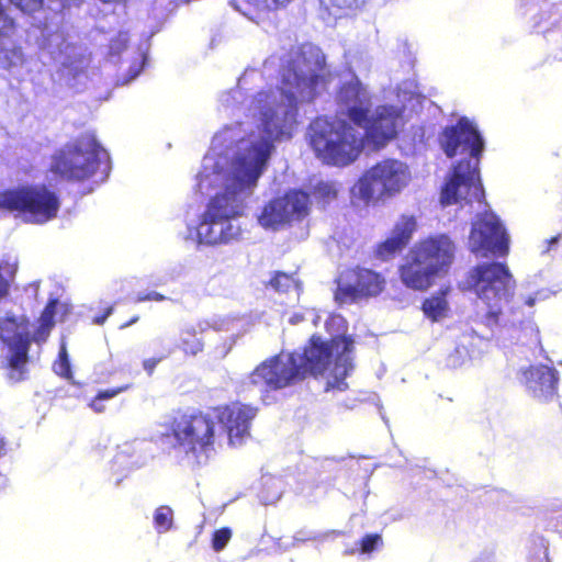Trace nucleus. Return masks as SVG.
Instances as JSON below:
<instances>
[{
	"mask_svg": "<svg viewBox=\"0 0 562 562\" xmlns=\"http://www.w3.org/2000/svg\"><path fill=\"white\" fill-rule=\"evenodd\" d=\"M109 159L93 134L87 133L55 155L52 170L66 179L83 180Z\"/></svg>",
	"mask_w": 562,
	"mask_h": 562,
	"instance_id": "9",
	"label": "nucleus"
},
{
	"mask_svg": "<svg viewBox=\"0 0 562 562\" xmlns=\"http://www.w3.org/2000/svg\"><path fill=\"white\" fill-rule=\"evenodd\" d=\"M232 537V531L228 528H222L220 530H216L213 536V549L215 551H221L225 548L227 542L229 541Z\"/></svg>",
	"mask_w": 562,
	"mask_h": 562,
	"instance_id": "33",
	"label": "nucleus"
},
{
	"mask_svg": "<svg viewBox=\"0 0 562 562\" xmlns=\"http://www.w3.org/2000/svg\"><path fill=\"white\" fill-rule=\"evenodd\" d=\"M337 102L355 125H361L366 121V114L371 106L368 90L355 77L342 85L337 94Z\"/></svg>",
	"mask_w": 562,
	"mask_h": 562,
	"instance_id": "15",
	"label": "nucleus"
},
{
	"mask_svg": "<svg viewBox=\"0 0 562 562\" xmlns=\"http://www.w3.org/2000/svg\"><path fill=\"white\" fill-rule=\"evenodd\" d=\"M58 306L57 301H50L48 305L45 307L44 312L42 313V316L40 318L41 325L37 330V337H44L48 334L50 328L54 325L53 318L55 314V310Z\"/></svg>",
	"mask_w": 562,
	"mask_h": 562,
	"instance_id": "24",
	"label": "nucleus"
},
{
	"mask_svg": "<svg viewBox=\"0 0 562 562\" xmlns=\"http://www.w3.org/2000/svg\"><path fill=\"white\" fill-rule=\"evenodd\" d=\"M54 59L65 67H71L74 65V61L70 60V57L68 55L64 56L61 49L58 52L56 56H54Z\"/></svg>",
	"mask_w": 562,
	"mask_h": 562,
	"instance_id": "42",
	"label": "nucleus"
},
{
	"mask_svg": "<svg viewBox=\"0 0 562 562\" xmlns=\"http://www.w3.org/2000/svg\"><path fill=\"white\" fill-rule=\"evenodd\" d=\"M383 284L384 280L371 270L350 271L339 278L335 300L346 304L361 295H376L382 291Z\"/></svg>",
	"mask_w": 562,
	"mask_h": 562,
	"instance_id": "14",
	"label": "nucleus"
},
{
	"mask_svg": "<svg viewBox=\"0 0 562 562\" xmlns=\"http://www.w3.org/2000/svg\"><path fill=\"white\" fill-rule=\"evenodd\" d=\"M128 389H130V385H124V386L116 387V389L101 391L98 393L95 398L90 403V407L95 413H102L104 411V405L101 404L102 401L113 398L114 396L119 395L120 393H122Z\"/></svg>",
	"mask_w": 562,
	"mask_h": 562,
	"instance_id": "27",
	"label": "nucleus"
},
{
	"mask_svg": "<svg viewBox=\"0 0 562 562\" xmlns=\"http://www.w3.org/2000/svg\"><path fill=\"white\" fill-rule=\"evenodd\" d=\"M273 63H274L273 58L268 59V60L266 61V67H267L269 64H273Z\"/></svg>",
	"mask_w": 562,
	"mask_h": 562,
	"instance_id": "51",
	"label": "nucleus"
},
{
	"mask_svg": "<svg viewBox=\"0 0 562 562\" xmlns=\"http://www.w3.org/2000/svg\"><path fill=\"white\" fill-rule=\"evenodd\" d=\"M55 372L61 376H68L70 372V364L67 358L65 347L61 348L59 353V361L54 364Z\"/></svg>",
	"mask_w": 562,
	"mask_h": 562,
	"instance_id": "34",
	"label": "nucleus"
},
{
	"mask_svg": "<svg viewBox=\"0 0 562 562\" xmlns=\"http://www.w3.org/2000/svg\"><path fill=\"white\" fill-rule=\"evenodd\" d=\"M447 290H441L439 293L427 299L423 304V311L425 315L437 322L445 318L449 312V305L446 300Z\"/></svg>",
	"mask_w": 562,
	"mask_h": 562,
	"instance_id": "21",
	"label": "nucleus"
},
{
	"mask_svg": "<svg viewBox=\"0 0 562 562\" xmlns=\"http://www.w3.org/2000/svg\"><path fill=\"white\" fill-rule=\"evenodd\" d=\"M285 202L280 196L266 203L257 215L258 224L265 229L279 231L288 224L285 218Z\"/></svg>",
	"mask_w": 562,
	"mask_h": 562,
	"instance_id": "18",
	"label": "nucleus"
},
{
	"mask_svg": "<svg viewBox=\"0 0 562 562\" xmlns=\"http://www.w3.org/2000/svg\"><path fill=\"white\" fill-rule=\"evenodd\" d=\"M12 4H14L22 12L32 14L43 7V0H9Z\"/></svg>",
	"mask_w": 562,
	"mask_h": 562,
	"instance_id": "32",
	"label": "nucleus"
},
{
	"mask_svg": "<svg viewBox=\"0 0 562 562\" xmlns=\"http://www.w3.org/2000/svg\"><path fill=\"white\" fill-rule=\"evenodd\" d=\"M286 63L280 89L260 91L240 101L243 85L255 74L245 71L238 88L221 98L227 109L240 104L246 120L217 132L202 160L195 187L202 194L213 195L194 235L190 232V238L199 244H228L240 237L238 220L269 166L276 144L292 138L297 103L313 101L328 82L325 56L316 46L303 45Z\"/></svg>",
	"mask_w": 562,
	"mask_h": 562,
	"instance_id": "1",
	"label": "nucleus"
},
{
	"mask_svg": "<svg viewBox=\"0 0 562 562\" xmlns=\"http://www.w3.org/2000/svg\"><path fill=\"white\" fill-rule=\"evenodd\" d=\"M522 382L535 397L548 401L557 392L558 371L548 366H531L522 371Z\"/></svg>",
	"mask_w": 562,
	"mask_h": 562,
	"instance_id": "16",
	"label": "nucleus"
},
{
	"mask_svg": "<svg viewBox=\"0 0 562 562\" xmlns=\"http://www.w3.org/2000/svg\"><path fill=\"white\" fill-rule=\"evenodd\" d=\"M54 38L58 40V42L56 43L58 46H63L65 44L64 37L57 36V37H54Z\"/></svg>",
	"mask_w": 562,
	"mask_h": 562,
	"instance_id": "49",
	"label": "nucleus"
},
{
	"mask_svg": "<svg viewBox=\"0 0 562 562\" xmlns=\"http://www.w3.org/2000/svg\"><path fill=\"white\" fill-rule=\"evenodd\" d=\"M207 328V323L199 322L196 324L187 325L180 333V348L189 355L195 356L203 349V341L198 336Z\"/></svg>",
	"mask_w": 562,
	"mask_h": 562,
	"instance_id": "20",
	"label": "nucleus"
},
{
	"mask_svg": "<svg viewBox=\"0 0 562 562\" xmlns=\"http://www.w3.org/2000/svg\"><path fill=\"white\" fill-rule=\"evenodd\" d=\"M149 47H150V43H149L148 37L142 38L139 41V43L137 44V52H138L137 54H138V59L140 60V65L131 66V68H130L131 76L127 80L124 81V83H128L131 80H133L134 78H136L138 76V74L140 72L142 66L146 61Z\"/></svg>",
	"mask_w": 562,
	"mask_h": 562,
	"instance_id": "26",
	"label": "nucleus"
},
{
	"mask_svg": "<svg viewBox=\"0 0 562 562\" xmlns=\"http://www.w3.org/2000/svg\"><path fill=\"white\" fill-rule=\"evenodd\" d=\"M353 341L337 335L330 341H323L313 336L310 346L301 353H280L260 363L244 381L246 387L259 392L279 390L294 384L311 373H324L335 359V364L327 381V389L344 391L349 371L352 370Z\"/></svg>",
	"mask_w": 562,
	"mask_h": 562,
	"instance_id": "2",
	"label": "nucleus"
},
{
	"mask_svg": "<svg viewBox=\"0 0 562 562\" xmlns=\"http://www.w3.org/2000/svg\"><path fill=\"white\" fill-rule=\"evenodd\" d=\"M270 285L273 290L281 293H289L294 291L299 296L300 293V283L294 279L293 276L277 272L274 277L270 280Z\"/></svg>",
	"mask_w": 562,
	"mask_h": 562,
	"instance_id": "22",
	"label": "nucleus"
},
{
	"mask_svg": "<svg viewBox=\"0 0 562 562\" xmlns=\"http://www.w3.org/2000/svg\"><path fill=\"white\" fill-rule=\"evenodd\" d=\"M402 123L400 109L381 105L361 125H351L344 120L329 121L318 117L308 128L310 144L324 162L346 166L355 161L363 148L364 138L379 148L392 139Z\"/></svg>",
	"mask_w": 562,
	"mask_h": 562,
	"instance_id": "3",
	"label": "nucleus"
},
{
	"mask_svg": "<svg viewBox=\"0 0 562 562\" xmlns=\"http://www.w3.org/2000/svg\"><path fill=\"white\" fill-rule=\"evenodd\" d=\"M360 544V552L363 554H369L375 550H379L383 546L382 537L378 533L366 535Z\"/></svg>",
	"mask_w": 562,
	"mask_h": 562,
	"instance_id": "29",
	"label": "nucleus"
},
{
	"mask_svg": "<svg viewBox=\"0 0 562 562\" xmlns=\"http://www.w3.org/2000/svg\"><path fill=\"white\" fill-rule=\"evenodd\" d=\"M326 8L344 9L350 4V0H321Z\"/></svg>",
	"mask_w": 562,
	"mask_h": 562,
	"instance_id": "39",
	"label": "nucleus"
},
{
	"mask_svg": "<svg viewBox=\"0 0 562 562\" xmlns=\"http://www.w3.org/2000/svg\"><path fill=\"white\" fill-rule=\"evenodd\" d=\"M15 30V20L8 13L0 0V35H8Z\"/></svg>",
	"mask_w": 562,
	"mask_h": 562,
	"instance_id": "31",
	"label": "nucleus"
},
{
	"mask_svg": "<svg viewBox=\"0 0 562 562\" xmlns=\"http://www.w3.org/2000/svg\"><path fill=\"white\" fill-rule=\"evenodd\" d=\"M467 360V352L465 350H460L459 348L456 349L454 355H450L448 358V364L451 367H460L462 366Z\"/></svg>",
	"mask_w": 562,
	"mask_h": 562,
	"instance_id": "36",
	"label": "nucleus"
},
{
	"mask_svg": "<svg viewBox=\"0 0 562 562\" xmlns=\"http://www.w3.org/2000/svg\"><path fill=\"white\" fill-rule=\"evenodd\" d=\"M293 0H266L268 5H273L274 8H280L289 4Z\"/></svg>",
	"mask_w": 562,
	"mask_h": 562,
	"instance_id": "44",
	"label": "nucleus"
},
{
	"mask_svg": "<svg viewBox=\"0 0 562 562\" xmlns=\"http://www.w3.org/2000/svg\"><path fill=\"white\" fill-rule=\"evenodd\" d=\"M508 241L506 231L494 213L480 214L473 222L469 236V248L476 256L505 257L509 250Z\"/></svg>",
	"mask_w": 562,
	"mask_h": 562,
	"instance_id": "11",
	"label": "nucleus"
},
{
	"mask_svg": "<svg viewBox=\"0 0 562 562\" xmlns=\"http://www.w3.org/2000/svg\"><path fill=\"white\" fill-rule=\"evenodd\" d=\"M23 61V54L20 48H8L5 44H0V66L3 68L14 67Z\"/></svg>",
	"mask_w": 562,
	"mask_h": 562,
	"instance_id": "23",
	"label": "nucleus"
},
{
	"mask_svg": "<svg viewBox=\"0 0 562 562\" xmlns=\"http://www.w3.org/2000/svg\"><path fill=\"white\" fill-rule=\"evenodd\" d=\"M155 527L158 532H165L172 525V509L168 506H160L154 515Z\"/></svg>",
	"mask_w": 562,
	"mask_h": 562,
	"instance_id": "25",
	"label": "nucleus"
},
{
	"mask_svg": "<svg viewBox=\"0 0 562 562\" xmlns=\"http://www.w3.org/2000/svg\"><path fill=\"white\" fill-rule=\"evenodd\" d=\"M4 486V479L0 476V490Z\"/></svg>",
	"mask_w": 562,
	"mask_h": 562,
	"instance_id": "50",
	"label": "nucleus"
},
{
	"mask_svg": "<svg viewBox=\"0 0 562 562\" xmlns=\"http://www.w3.org/2000/svg\"><path fill=\"white\" fill-rule=\"evenodd\" d=\"M409 167L398 159H384L370 169L351 188V195L366 204L394 198L411 182Z\"/></svg>",
	"mask_w": 562,
	"mask_h": 562,
	"instance_id": "7",
	"label": "nucleus"
},
{
	"mask_svg": "<svg viewBox=\"0 0 562 562\" xmlns=\"http://www.w3.org/2000/svg\"><path fill=\"white\" fill-rule=\"evenodd\" d=\"M157 364V361L155 359H146L144 362H143V366H144V369L148 372V373H151L154 368L156 367Z\"/></svg>",
	"mask_w": 562,
	"mask_h": 562,
	"instance_id": "45",
	"label": "nucleus"
},
{
	"mask_svg": "<svg viewBox=\"0 0 562 562\" xmlns=\"http://www.w3.org/2000/svg\"><path fill=\"white\" fill-rule=\"evenodd\" d=\"M456 245L447 235L430 237L415 245L401 268L403 283L414 290H426L436 278L448 273Z\"/></svg>",
	"mask_w": 562,
	"mask_h": 562,
	"instance_id": "6",
	"label": "nucleus"
},
{
	"mask_svg": "<svg viewBox=\"0 0 562 562\" xmlns=\"http://www.w3.org/2000/svg\"><path fill=\"white\" fill-rule=\"evenodd\" d=\"M112 312H113V307H112V306H110V307L106 310L105 314H104V315H102V316H98V317H95V318L93 319V323H94V324H97V325H102V324L105 322V319L108 318V316H110V315L112 314Z\"/></svg>",
	"mask_w": 562,
	"mask_h": 562,
	"instance_id": "43",
	"label": "nucleus"
},
{
	"mask_svg": "<svg viewBox=\"0 0 562 562\" xmlns=\"http://www.w3.org/2000/svg\"><path fill=\"white\" fill-rule=\"evenodd\" d=\"M123 461H124V452H123V451H121V452H119V453L116 454V457H115V462H116V463H123Z\"/></svg>",
	"mask_w": 562,
	"mask_h": 562,
	"instance_id": "47",
	"label": "nucleus"
},
{
	"mask_svg": "<svg viewBox=\"0 0 562 562\" xmlns=\"http://www.w3.org/2000/svg\"><path fill=\"white\" fill-rule=\"evenodd\" d=\"M175 449L190 464H202L213 450L217 430L210 414H182L172 424Z\"/></svg>",
	"mask_w": 562,
	"mask_h": 562,
	"instance_id": "8",
	"label": "nucleus"
},
{
	"mask_svg": "<svg viewBox=\"0 0 562 562\" xmlns=\"http://www.w3.org/2000/svg\"><path fill=\"white\" fill-rule=\"evenodd\" d=\"M60 203L45 187H21L0 193V209L20 212L25 222L43 224L56 217Z\"/></svg>",
	"mask_w": 562,
	"mask_h": 562,
	"instance_id": "10",
	"label": "nucleus"
},
{
	"mask_svg": "<svg viewBox=\"0 0 562 562\" xmlns=\"http://www.w3.org/2000/svg\"><path fill=\"white\" fill-rule=\"evenodd\" d=\"M352 553H355V550L346 551V554H352Z\"/></svg>",
	"mask_w": 562,
	"mask_h": 562,
	"instance_id": "52",
	"label": "nucleus"
},
{
	"mask_svg": "<svg viewBox=\"0 0 562 562\" xmlns=\"http://www.w3.org/2000/svg\"><path fill=\"white\" fill-rule=\"evenodd\" d=\"M263 484L267 488L273 490V492L271 494H267V495L265 493H262V495H261L262 502L265 504L276 503L280 498L281 493H282V490H281L282 482L274 477H267V479H265Z\"/></svg>",
	"mask_w": 562,
	"mask_h": 562,
	"instance_id": "28",
	"label": "nucleus"
},
{
	"mask_svg": "<svg viewBox=\"0 0 562 562\" xmlns=\"http://www.w3.org/2000/svg\"><path fill=\"white\" fill-rule=\"evenodd\" d=\"M467 283L484 304L486 311L480 318L493 336L503 341L540 345L539 328L532 318H522L514 310L503 312L504 305L514 297L516 289V281L506 265H477L469 272Z\"/></svg>",
	"mask_w": 562,
	"mask_h": 562,
	"instance_id": "4",
	"label": "nucleus"
},
{
	"mask_svg": "<svg viewBox=\"0 0 562 562\" xmlns=\"http://www.w3.org/2000/svg\"><path fill=\"white\" fill-rule=\"evenodd\" d=\"M0 338L9 347V379L13 382L25 378L30 331L23 318L7 317L0 322Z\"/></svg>",
	"mask_w": 562,
	"mask_h": 562,
	"instance_id": "12",
	"label": "nucleus"
},
{
	"mask_svg": "<svg viewBox=\"0 0 562 562\" xmlns=\"http://www.w3.org/2000/svg\"><path fill=\"white\" fill-rule=\"evenodd\" d=\"M166 300V296L156 292V291H151L147 294H143V293H138L136 299H135V302L139 303V302H145V301H164Z\"/></svg>",
	"mask_w": 562,
	"mask_h": 562,
	"instance_id": "37",
	"label": "nucleus"
},
{
	"mask_svg": "<svg viewBox=\"0 0 562 562\" xmlns=\"http://www.w3.org/2000/svg\"><path fill=\"white\" fill-rule=\"evenodd\" d=\"M315 539H316V535H314L311 531H306V530H300L293 537L294 542H299V541L304 542L307 540H315Z\"/></svg>",
	"mask_w": 562,
	"mask_h": 562,
	"instance_id": "40",
	"label": "nucleus"
},
{
	"mask_svg": "<svg viewBox=\"0 0 562 562\" xmlns=\"http://www.w3.org/2000/svg\"><path fill=\"white\" fill-rule=\"evenodd\" d=\"M319 318H321V316L314 310H310V311H306V313L303 315H301V314L292 315L290 317V323L297 324L300 322L311 319L314 325H317V322Z\"/></svg>",
	"mask_w": 562,
	"mask_h": 562,
	"instance_id": "35",
	"label": "nucleus"
},
{
	"mask_svg": "<svg viewBox=\"0 0 562 562\" xmlns=\"http://www.w3.org/2000/svg\"><path fill=\"white\" fill-rule=\"evenodd\" d=\"M345 319L340 315H330L326 321V328L330 331L333 326L337 327V330L344 328Z\"/></svg>",
	"mask_w": 562,
	"mask_h": 562,
	"instance_id": "38",
	"label": "nucleus"
},
{
	"mask_svg": "<svg viewBox=\"0 0 562 562\" xmlns=\"http://www.w3.org/2000/svg\"><path fill=\"white\" fill-rule=\"evenodd\" d=\"M440 145L448 157L465 155L461 160L441 192V203L445 205L462 203L470 204L476 201L480 205L484 198L479 177V155L483 151L484 142L476 127L467 119H461L453 125L446 127L440 136Z\"/></svg>",
	"mask_w": 562,
	"mask_h": 562,
	"instance_id": "5",
	"label": "nucleus"
},
{
	"mask_svg": "<svg viewBox=\"0 0 562 562\" xmlns=\"http://www.w3.org/2000/svg\"><path fill=\"white\" fill-rule=\"evenodd\" d=\"M415 229L416 222L414 217L402 216L394 226L391 236L378 246L376 257L382 260L394 257L408 244Z\"/></svg>",
	"mask_w": 562,
	"mask_h": 562,
	"instance_id": "17",
	"label": "nucleus"
},
{
	"mask_svg": "<svg viewBox=\"0 0 562 562\" xmlns=\"http://www.w3.org/2000/svg\"><path fill=\"white\" fill-rule=\"evenodd\" d=\"M280 200L285 202V218L288 224H292L293 222L303 221L310 213L311 201L310 196L303 191H289L283 196H280Z\"/></svg>",
	"mask_w": 562,
	"mask_h": 562,
	"instance_id": "19",
	"label": "nucleus"
},
{
	"mask_svg": "<svg viewBox=\"0 0 562 562\" xmlns=\"http://www.w3.org/2000/svg\"><path fill=\"white\" fill-rule=\"evenodd\" d=\"M124 45H125V37H115L110 45L111 53L119 54L120 48L123 47Z\"/></svg>",
	"mask_w": 562,
	"mask_h": 562,
	"instance_id": "41",
	"label": "nucleus"
},
{
	"mask_svg": "<svg viewBox=\"0 0 562 562\" xmlns=\"http://www.w3.org/2000/svg\"><path fill=\"white\" fill-rule=\"evenodd\" d=\"M314 194L317 199L322 200L324 203H328L336 198L337 190H336L334 183L319 182L314 189Z\"/></svg>",
	"mask_w": 562,
	"mask_h": 562,
	"instance_id": "30",
	"label": "nucleus"
},
{
	"mask_svg": "<svg viewBox=\"0 0 562 562\" xmlns=\"http://www.w3.org/2000/svg\"><path fill=\"white\" fill-rule=\"evenodd\" d=\"M536 300H537V299H536V296H531V295H530V296H528V297L526 299L525 304L531 307V306H533V305H535Z\"/></svg>",
	"mask_w": 562,
	"mask_h": 562,
	"instance_id": "46",
	"label": "nucleus"
},
{
	"mask_svg": "<svg viewBox=\"0 0 562 562\" xmlns=\"http://www.w3.org/2000/svg\"><path fill=\"white\" fill-rule=\"evenodd\" d=\"M137 321H138V317L136 316V317L132 318L128 323H126L125 325H123V326H122V328H125V327H127V326H130V325H132V324L136 323Z\"/></svg>",
	"mask_w": 562,
	"mask_h": 562,
	"instance_id": "48",
	"label": "nucleus"
},
{
	"mask_svg": "<svg viewBox=\"0 0 562 562\" xmlns=\"http://www.w3.org/2000/svg\"><path fill=\"white\" fill-rule=\"evenodd\" d=\"M256 415L257 408L233 403L214 409L211 416L227 436L228 443L233 447H239L250 437V425Z\"/></svg>",
	"mask_w": 562,
	"mask_h": 562,
	"instance_id": "13",
	"label": "nucleus"
}]
</instances>
